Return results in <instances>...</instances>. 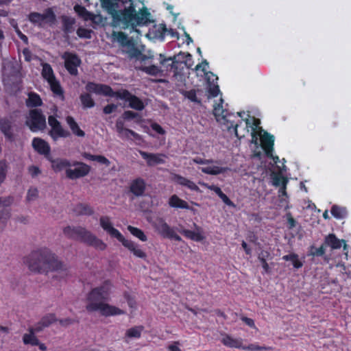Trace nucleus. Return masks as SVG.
<instances>
[{"label":"nucleus","instance_id":"nucleus-1","mask_svg":"<svg viewBox=\"0 0 351 351\" xmlns=\"http://www.w3.org/2000/svg\"><path fill=\"white\" fill-rule=\"evenodd\" d=\"M103 9L111 16L112 25L124 29L147 25L150 22V13L146 7L138 12L134 0H100Z\"/></svg>","mask_w":351,"mask_h":351},{"label":"nucleus","instance_id":"nucleus-2","mask_svg":"<svg viewBox=\"0 0 351 351\" xmlns=\"http://www.w3.org/2000/svg\"><path fill=\"white\" fill-rule=\"evenodd\" d=\"M112 283L109 280H105L100 286L92 289L87 294L88 312L99 311L104 317L124 315L125 311L107 303L110 300Z\"/></svg>","mask_w":351,"mask_h":351},{"label":"nucleus","instance_id":"nucleus-3","mask_svg":"<svg viewBox=\"0 0 351 351\" xmlns=\"http://www.w3.org/2000/svg\"><path fill=\"white\" fill-rule=\"evenodd\" d=\"M23 261L31 271L36 273L47 274L49 271H66L67 269L66 265L47 247L33 250L24 258Z\"/></svg>","mask_w":351,"mask_h":351},{"label":"nucleus","instance_id":"nucleus-4","mask_svg":"<svg viewBox=\"0 0 351 351\" xmlns=\"http://www.w3.org/2000/svg\"><path fill=\"white\" fill-rule=\"evenodd\" d=\"M85 88L87 91L93 92L97 95H101L108 97H115L129 102V106L136 110H142L145 108L144 103L137 96L131 94L128 90L114 91L112 88L106 84H97L89 82L86 84Z\"/></svg>","mask_w":351,"mask_h":351},{"label":"nucleus","instance_id":"nucleus-5","mask_svg":"<svg viewBox=\"0 0 351 351\" xmlns=\"http://www.w3.org/2000/svg\"><path fill=\"white\" fill-rule=\"evenodd\" d=\"M63 233L67 238L79 241L96 250L104 251L107 247V245L102 240L82 226H66L63 229Z\"/></svg>","mask_w":351,"mask_h":351},{"label":"nucleus","instance_id":"nucleus-6","mask_svg":"<svg viewBox=\"0 0 351 351\" xmlns=\"http://www.w3.org/2000/svg\"><path fill=\"white\" fill-rule=\"evenodd\" d=\"M99 223L101 228L106 231L112 237L116 238L122 245L130 251L136 257L145 259L147 258L146 253L141 250L139 245L131 240L126 239L123 234L116 228H114L110 218L108 216L101 217Z\"/></svg>","mask_w":351,"mask_h":351},{"label":"nucleus","instance_id":"nucleus-7","mask_svg":"<svg viewBox=\"0 0 351 351\" xmlns=\"http://www.w3.org/2000/svg\"><path fill=\"white\" fill-rule=\"evenodd\" d=\"M112 38L116 40L122 47H128V50L126 53L130 59L136 58L145 61L147 56L143 54L141 51L135 46L134 43L130 40L126 34L123 32H113L112 34Z\"/></svg>","mask_w":351,"mask_h":351},{"label":"nucleus","instance_id":"nucleus-8","mask_svg":"<svg viewBox=\"0 0 351 351\" xmlns=\"http://www.w3.org/2000/svg\"><path fill=\"white\" fill-rule=\"evenodd\" d=\"M25 125L33 132L43 130L46 128V118L42 110L38 108L29 110Z\"/></svg>","mask_w":351,"mask_h":351},{"label":"nucleus","instance_id":"nucleus-9","mask_svg":"<svg viewBox=\"0 0 351 351\" xmlns=\"http://www.w3.org/2000/svg\"><path fill=\"white\" fill-rule=\"evenodd\" d=\"M152 225L155 231L163 238L174 239L176 241H180L181 237L177 234L173 228L167 224L162 217H157Z\"/></svg>","mask_w":351,"mask_h":351},{"label":"nucleus","instance_id":"nucleus-10","mask_svg":"<svg viewBox=\"0 0 351 351\" xmlns=\"http://www.w3.org/2000/svg\"><path fill=\"white\" fill-rule=\"evenodd\" d=\"M28 19L34 25L42 27L44 23H54L56 17L53 10L51 8H47L43 14L37 12H30L28 15Z\"/></svg>","mask_w":351,"mask_h":351},{"label":"nucleus","instance_id":"nucleus-11","mask_svg":"<svg viewBox=\"0 0 351 351\" xmlns=\"http://www.w3.org/2000/svg\"><path fill=\"white\" fill-rule=\"evenodd\" d=\"M259 136L262 149L264 150L265 155L268 158H272L275 162H277L278 157L273 156L274 136L269 132L263 131L261 128H259Z\"/></svg>","mask_w":351,"mask_h":351},{"label":"nucleus","instance_id":"nucleus-12","mask_svg":"<svg viewBox=\"0 0 351 351\" xmlns=\"http://www.w3.org/2000/svg\"><path fill=\"white\" fill-rule=\"evenodd\" d=\"M223 100L221 98L219 103L217 104L214 106V114L216 117H221V119H223L225 122H226L228 130H230L231 129H233L236 136L239 137L237 132L239 124L235 123L234 121H231L230 119V117L234 114L230 112L227 109L223 108Z\"/></svg>","mask_w":351,"mask_h":351},{"label":"nucleus","instance_id":"nucleus-13","mask_svg":"<svg viewBox=\"0 0 351 351\" xmlns=\"http://www.w3.org/2000/svg\"><path fill=\"white\" fill-rule=\"evenodd\" d=\"M64 60V67L71 75L76 76L78 75V67L82 61L79 56L73 52L65 51L62 56Z\"/></svg>","mask_w":351,"mask_h":351},{"label":"nucleus","instance_id":"nucleus-14","mask_svg":"<svg viewBox=\"0 0 351 351\" xmlns=\"http://www.w3.org/2000/svg\"><path fill=\"white\" fill-rule=\"evenodd\" d=\"M71 166L77 167L75 169H66L65 173L67 178L70 180H76L87 176L90 171V167L83 162L75 161Z\"/></svg>","mask_w":351,"mask_h":351},{"label":"nucleus","instance_id":"nucleus-15","mask_svg":"<svg viewBox=\"0 0 351 351\" xmlns=\"http://www.w3.org/2000/svg\"><path fill=\"white\" fill-rule=\"evenodd\" d=\"M20 74L19 70L10 62L3 63L2 66V80L4 86L10 84V77H17Z\"/></svg>","mask_w":351,"mask_h":351},{"label":"nucleus","instance_id":"nucleus-16","mask_svg":"<svg viewBox=\"0 0 351 351\" xmlns=\"http://www.w3.org/2000/svg\"><path fill=\"white\" fill-rule=\"evenodd\" d=\"M115 127L119 136L122 139L129 140L132 138L137 141H141L142 139L140 134L130 129L125 128L124 127V123L121 121H117Z\"/></svg>","mask_w":351,"mask_h":351},{"label":"nucleus","instance_id":"nucleus-17","mask_svg":"<svg viewBox=\"0 0 351 351\" xmlns=\"http://www.w3.org/2000/svg\"><path fill=\"white\" fill-rule=\"evenodd\" d=\"M139 154L141 157L146 160L147 165L149 167L164 164L165 162L164 158L166 157V156L163 154L148 153L142 150H139Z\"/></svg>","mask_w":351,"mask_h":351},{"label":"nucleus","instance_id":"nucleus-18","mask_svg":"<svg viewBox=\"0 0 351 351\" xmlns=\"http://www.w3.org/2000/svg\"><path fill=\"white\" fill-rule=\"evenodd\" d=\"M146 190V182L142 178L132 180L129 186V191L136 197L143 196Z\"/></svg>","mask_w":351,"mask_h":351},{"label":"nucleus","instance_id":"nucleus-19","mask_svg":"<svg viewBox=\"0 0 351 351\" xmlns=\"http://www.w3.org/2000/svg\"><path fill=\"white\" fill-rule=\"evenodd\" d=\"M12 122L7 117L0 119V131L5 139L11 143L15 141V136L12 131Z\"/></svg>","mask_w":351,"mask_h":351},{"label":"nucleus","instance_id":"nucleus-20","mask_svg":"<svg viewBox=\"0 0 351 351\" xmlns=\"http://www.w3.org/2000/svg\"><path fill=\"white\" fill-rule=\"evenodd\" d=\"M32 147L39 154L44 155L48 159L50 158L51 148L47 142L45 140L35 137L32 140Z\"/></svg>","mask_w":351,"mask_h":351},{"label":"nucleus","instance_id":"nucleus-21","mask_svg":"<svg viewBox=\"0 0 351 351\" xmlns=\"http://www.w3.org/2000/svg\"><path fill=\"white\" fill-rule=\"evenodd\" d=\"M324 243L333 250L340 249L343 243V250H347V244L344 239H339L335 234H329L325 237Z\"/></svg>","mask_w":351,"mask_h":351},{"label":"nucleus","instance_id":"nucleus-22","mask_svg":"<svg viewBox=\"0 0 351 351\" xmlns=\"http://www.w3.org/2000/svg\"><path fill=\"white\" fill-rule=\"evenodd\" d=\"M243 340L241 338H233L230 335L226 334L221 339V343L231 348L241 349L243 348Z\"/></svg>","mask_w":351,"mask_h":351},{"label":"nucleus","instance_id":"nucleus-23","mask_svg":"<svg viewBox=\"0 0 351 351\" xmlns=\"http://www.w3.org/2000/svg\"><path fill=\"white\" fill-rule=\"evenodd\" d=\"M169 206L171 208H182V209H188L193 210V208H191L189 204L180 199L177 195H172L168 201Z\"/></svg>","mask_w":351,"mask_h":351},{"label":"nucleus","instance_id":"nucleus-24","mask_svg":"<svg viewBox=\"0 0 351 351\" xmlns=\"http://www.w3.org/2000/svg\"><path fill=\"white\" fill-rule=\"evenodd\" d=\"M48 160L51 162V167L56 172H60L64 169H69L68 167L71 166V163L67 159H53L50 157Z\"/></svg>","mask_w":351,"mask_h":351},{"label":"nucleus","instance_id":"nucleus-25","mask_svg":"<svg viewBox=\"0 0 351 351\" xmlns=\"http://www.w3.org/2000/svg\"><path fill=\"white\" fill-rule=\"evenodd\" d=\"M66 122L71 130L73 134L77 137L83 138L86 134L79 126L78 123L75 121L74 118L71 116H67L66 117Z\"/></svg>","mask_w":351,"mask_h":351},{"label":"nucleus","instance_id":"nucleus-26","mask_svg":"<svg viewBox=\"0 0 351 351\" xmlns=\"http://www.w3.org/2000/svg\"><path fill=\"white\" fill-rule=\"evenodd\" d=\"M174 181L181 186H184L194 191H199V188L195 182L180 175H175Z\"/></svg>","mask_w":351,"mask_h":351},{"label":"nucleus","instance_id":"nucleus-27","mask_svg":"<svg viewBox=\"0 0 351 351\" xmlns=\"http://www.w3.org/2000/svg\"><path fill=\"white\" fill-rule=\"evenodd\" d=\"M27 99L25 101V105L28 108H37L43 104L40 96L35 92H29L27 94Z\"/></svg>","mask_w":351,"mask_h":351},{"label":"nucleus","instance_id":"nucleus-28","mask_svg":"<svg viewBox=\"0 0 351 351\" xmlns=\"http://www.w3.org/2000/svg\"><path fill=\"white\" fill-rule=\"evenodd\" d=\"M74 10L78 16L82 18L84 21L95 22L96 15L88 11L85 7L80 5H75L74 6Z\"/></svg>","mask_w":351,"mask_h":351},{"label":"nucleus","instance_id":"nucleus-29","mask_svg":"<svg viewBox=\"0 0 351 351\" xmlns=\"http://www.w3.org/2000/svg\"><path fill=\"white\" fill-rule=\"evenodd\" d=\"M73 211L77 216H90L92 215L94 213L93 208L90 205L83 203H79L76 204L73 208Z\"/></svg>","mask_w":351,"mask_h":351},{"label":"nucleus","instance_id":"nucleus-30","mask_svg":"<svg viewBox=\"0 0 351 351\" xmlns=\"http://www.w3.org/2000/svg\"><path fill=\"white\" fill-rule=\"evenodd\" d=\"M49 134L54 141H56L59 138H67L70 136V132L65 130L61 123L51 129Z\"/></svg>","mask_w":351,"mask_h":351},{"label":"nucleus","instance_id":"nucleus-31","mask_svg":"<svg viewBox=\"0 0 351 351\" xmlns=\"http://www.w3.org/2000/svg\"><path fill=\"white\" fill-rule=\"evenodd\" d=\"M82 156L86 160L97 161V162L101 165H104L106 167H109L110 165V161L106 157L102 155H93L88 152H83Z\"/></svg>","mask_w":351,"mask_h":351},{"label":"nucleus","instance_id":"nucleus-32","mask_svg":"<svg viewBox=\"0 0 351 351\" xmlns=\"http://www.w3.org/2000/svg\"><path fill=\"white\" fill-rule=\"evenodd\" d=\"M61 19L64 33L66 34L72 33L74 31L73 25L75 23V19L64 15L62 16Z\"/></svg>","mask_w":351,"mask_h":351},{"label":"nucleus","instance_id":"nucleus-33","mask_svg":"<svg viewBox=\"0 0 351 351\" xmlns=\"http://www.w3.org/2000/svg\"><path fill=\"white\" fill-rule=\"evenodd\" d=\"M180 232L185 237L195 241H202L205 239V237L200 232H195L190 230H183Z\"/></svg>","mask_w":351,"mask_h":351},{"label":"nucleus","instance_id":"nucleus-34","mask_svg":"<svg viewBox=\"0 0 351 351\" xmlns=\"http://www.w3.org/2000/svg\"><path fill=\"white\" fill-rule=\"evenodd\" d=\"M201 171L202 172L208 175L216 176L225 173L227 171V168L218 166H209L202 167Z\"/></svg>","mask_w":351,"mask_h":351},{"label":"nucleus","instance_id":"nucleus-35","mask_svg":"<svg viewBox=\"0 0 351 351\" xmlns=\"http://www.w3.org/2000/svg\"><path fill=\"white\" fill-rule=\"evenodd\" d=\"M88 92L82 93L80 96V99L84 108H91L95 105V101L89 93L90 92Z\"/></svg>","mask_w":351,"mask_h":351},{"label":"nucleus","instance_id":"nucleus-36","mask_svg":"<svg viewBox=\"0 0 351 351\" xmlns=\"http://www.w3.org/2000/svg\"><path fill=\"white\" fill-rule=\"evenodd\" d=\"M29 333L24 334L23 336V342L25 345L36 346L39 344V340L36 337V334L34 333L32 330H29Z\"/></svg>","mask_w":351,"mask_h":351},{"label":"nucleus","instance_id":"nucleus-37","mask_svg":"<svg viewBox=\"0 0 351 351\" xmlns=\"http://www.w3.org/2000/svg\"><path fill=\"white\" fill-rule=\"evenodd\" d=\"M285 261H291L294 268L299 269L303 266V263L299 260V256L295 253L285 255L282 258Z\"/></svg>","mask_w":351,"mask_h":351},{"label":"nucleus","instance_id":"nucleus-38","mask_svg":"<svg viewBox=\"0 0 351 351\" xmlns=\"http://www.w3.org/2000/svg\"><path fill=\"white\" fill-rule=\"evenodd\" d=\"M41 73L43 77L46 80L47 82L53 80V79L56 78L52 67L48 63L43 64V69Z\"/></svg>","mask_w":351,"mask_h":351},{"label":"nucleus","instance_id":"nucleus-39","mask_svg":"<svg viewBox=\"0 0 351 351\" xmlns=\"http://www.w3.org/2000/svg\"><path fill=\"white\" fill-rule=\"evenodd\" d=\"M330 213L335 218L338 219H343L347 215L346 209L337 205H333L331 207Z\"/></svg>","mask_w":351,"mask_h":351},{"label":"nucleus","instance_id":"nucleus-40","mask_svg":"<svg viewBox=\"0 0 351 351\" xmlns=\"http://www.w3.org/2000/svg\"><path fill=\"white\" fill-rule=\"evenodd\" d=\"M127 229L134 237L138 238L140 241L143 242L147 241V237L140 228L132 226H128Z\"/></svg>","mask_w":351,"mask_h":351},{"label":"nucleus","instance_id":"nucleus-41","mask_svg":"<svg viewBox=\"0 0 351 351\" xmlns=\"http://www.w3.org/2000/svg\"><path fill=\"white\" fill-rule=\"evenodd\" d=\"M208 97H216L220 93L219 86L210 82V77H207Z\"/></svg>","mask_w":351,"mask_h":351},{"label":"nucleus","instance_id":"nucleus-42","mask_svg":"<svg viewBox=\"0 0 351 351\" xmlns=\"http://www.w3.org/2000/svg\"><path fill=\"white\" fill-rule=\"evenodd\" d=\"M48 83L50 86L51 91L55 95L63 97L64 91L60 82L56 80V78L53 79V80L49 81Z\"/></svg>","mask_w":351,"mask_h":351},{"label":"nucleus","instance_id":"nucleus-43","mask_svg":"<svg viewBox=\"0 0 351 351\" xmlns=\"http://www.w3.org/2000/svg\"><path fill=\"white\" fill-rule=\"evenodd\" d=\"M197 91H199V90H196L195 89H191L189 90H183L181 93L184 97L187 98L190 101L194 103L201 104V100L197 97Z\"/></svg>","mask_w":351,"mask_h":351},{"label":"nucleus","instance_id":"nucleus-44","mask_svg":"<svg viewBox=\"0 0 351 351\" xmlns=\"http://www.w3.org/2000/svg\"><path fill=\"white\" fill-rule=\"evenodd\" d=\"M269 256V253L267 251H261L258 254V258L261 263L262 267L265 272L268 273L269 271V266L267 262V258Z\"/></svg>","mask_w":351,"mask_h":351},{"label":"nucleus","instance_id":"nucleus-45","mask_svg":"<svg viewBox=\"0 0 351 351\" xmlns=\"http://www.w3.org/2000/svg\"><path fill=\"white\" fill-rule=\"evenodd\" d=\"M40 322H41V324L44 326V327L47 328L53 323L57 322V319L54 313H49L43 316Z\"/></svg>","mask_w":351,"mask_h":351},{"label":"nucleus","instance_id":"nucleus-46","mask_svg":"<svg viewBox=\"0 0 351 351\" xmlns=\"http://www.w3.org/2000/svg\"><path fill=\"white\" fill-rule=\"evenodd\" d=\"M243 350H249V351H267L271 350L272 348L269 346H261L256 344L251 343L248 346H243L241 348Z\"/></svg>","mask_w":351,"mask_h":351},{"label":"nucleus","instance_id":"nucleus-47","mask_svg":"<svg viewBox=\"0 0 351 351\" xmlns=\"http://www.w3.org/2000/svg\"><path fill=\"white\" fill-rule=\"evenodd\" d=\"M123 118L125 120L136 119V123L141 121L142 117L138 113L131 110H126L123 114Z\"/></svg>","mask_w":351,"mask_h":351},{"label":"nucleus","instance_id":"nucleus-48","mask_svg":"<svg viewBox=\"0 0 351 351\" xmlns=\"http://www.w3.org/2000/svg\"><path fill=\"white\" fill-rule=\"evenodd\" d=\"M8 164L5 160H0V185L6 178Z\"/></svg>","mask_w":351,"mask_h":351},{"label":"nucleus","instance_id":"nucleus-49","mask_svg":"<svg viewBox=\"0 0 351 351\" xmlns=\"http://www.w3.org/2000/svg\"><path fill=\"white\" fill-rule=\"evenodd\" d=\"M142 327H132L129 328L125 333L126 337L130 338H139L141 335Z\"/></svg>","mask_w":351,"mask_h":351},{"label":"nucleus","instance_id":"nucleus-50","mask_svg":"<svg viewBox=\"0 0 351 351\" xmlns=\"http://www.w3.org/2000/svg\"><path fill=\"white\" fill-rule=\"evenodd\" d=\"M77 35L81 38H91L93 31L89 29L80 27L77 29Z\"/></svg>","mask_w":351,"mask_h":351},{"label":"nucleus","instance_id":"nucleus-51","mask_svg":"<svg viewBox=\"0 0 351 351\" xmlns=\"http://www.w3.org/2000/svg\"><path fill=\"white\" fill-rule=\"evenodd\" d=\"M244 121L246 123V126L251 127L252 131H254V128L256 130L261 123V121L254 117H252L251 119H245Z\"/></svg>","mask_w":351,"mask_h":351},{"label":"nucleus","instance_id":"nucleus-52","mask_svg":"<svg viewBox=\"0 0 351 351\" xmlns=\"http://www.w3.org/2000/svg\"><path fill=\"white\" fill-rule=\"evenodd\" d=\"M287 183V178L282 176H276L273 178V184L276 186H278L281 184V185H282V187L284 189H285Z\"/></svg>","mask_w":351,"mask_h":351},{"label":"nucleus","instance_id":"nucleus-53","mask_svg":"<svg viewBox=\"0 0 351 351\" xmlns=\"http://www.w3.org/2000/svg\"><path fill=\"white\" fill-rule=\"evenodd\" d=\"M142 71H144L145 73L152 75H156L158 73L159 69L158 66L155 65H151L148 66H142L140 69Z\"/></svg>","mask_w":351,"mask_h":351},{"label":"nucleus","instance_id":"nucleus-54","mask_svg":"<svg viewBox=\"0 0 351 351\" xmlns=\"http://www.w3.org/2000/svg\"><path fill=\"white\" fill-rule=\"evenodd\" d=\"M38 195V191L36 188H30L27 194V200L32 201L36 199Z\"/></svg>","mask_w":351,"mask_h":351},{"label":"nucleus","instance_id":"nucleus-55","mask_svg":"<svg viewBox=\"0 0 351 351\" xmlns=\"http://www.w3.org/2000/svg\"><path fill=\"white\" fill-rule=\"evenodd\" d=\"M201 184L203 186L208 189L209 190L214 191L218 196H220L221 195V193H223V191H221V189L216 185H214V184L209 185L207 183H201Z\"/></svg>","mask_w":351,"mask_h":351},{"label":"nucleus","instance_id":"nucleus-56","mask_svg":"<svg viewBox=\"0 0 351 351\" xmlns=\"http://www.w3.org/2000/svg\"><path fill=\"white\" fill-rule=\"evenodd\" d=\"M287 223H288V228L289 229H293L296 226V221L293 217L291 213H288L286 215Z\"/></svg>","mask_w":351,"mask_h":351},{"label":"nucleus","instance_id":"nucleus-57","mask_svg":"<svg viewBox=\"0 0 351 351\" xmlns=\"http://www.w3.org/2000/svg\"><path fill=\"white\" fill-rule=\"evenodd\" d=\"M117 106L116 104H108L104 108L103 112L106 114H109L114 112L117 110Z\"/></svg>","mask_w":351,"mask_h":351},{"label":"nucleus","instance_id":"nucleus-58","mask_svg":"<svg viewBox=\"0 0 351 351\" xmlns=\"http://www.w3.org/2000/svg\"><path fill=\"white\" fill-rule=\"evenodd\" d=\"M60 324L62 326H67L69 325L73 324L75 322H78L77 320L75 319L71 318H65V319H60L58 320Z\"/></svg>","mask_w":351,"mask_h":351},{"label":"nucleus","instance_id":"nucleus-59","mask_svg":"<svg viewBox=\"0 0 351 351\" xmlns=\"http://www.w3.org/2000/svg\"><path fill=\"white\" fill-rule=\"evenodd\" d=\"M152 129L159 134H165V130L157 123H153L151 124Z\"/></svg>","mask_w":351,"mask_h":351},{"label":"nucleus","instance_id":"nucleus-60","mask_svg":"<svg viewBox=\"0 0 351 351\" xmlns=\"http://www.w3.org/2000/svg\"><path fill=\"white\" fill-rule=\"evenodd\" d=\"M219 197L226 205L234 208L236 206L234 202L231 201L230 198L224 193H221V195Z\"/></svg>","mask_w":351,"mask_h":351},{"label":"nucleus","instance_id":"nucleus-61","mask_svg":"<svg viewBox=\"0 0 351 351\" xmlns=\"http://www.w3.org/2000/svg\"><path fill=\"white\" fill-rule=\"evenodd\" d=\"M28 171L32 177H36L40 173V169L38 167L34 165L29 167Z\"/></svg>","mask_w":351,"mask_h":351},{"label":"nucleus","instance_id":"nucleus-62","mask_svg":"<svg viewBox=\"0 0 351 351\" xmlns=\"http://www.w3.org/2000/svg\"><path fill=\"white\" fill-rule=\"evenodd\" d=\"M48 123L50 125L51 129H52L56 125H58L60 122L55 117L50 115L48 117Z\"/></svg>","mask_w":351,"mask_h":351},{"label":"nucleus","instance_id":"nucleus-63","mask_svg":"<svg viewBox=\"0 0 351 351\" xmlns=\"http://www.w3.org/2000/svg\"><path fill=\"white\" fill-rule=\"evenodd\" d=\"M241 319L250 328H256L254 321L252 319L243 316L241 317Z\"/></svg>","mask_w":351,"mask_h":351},{"label":"nucleus","instance_id":"nucleus-64","mask_svg":"<svg viewBox=\"0 0 351 351\" xmlns=\"http://www.w3.org/2000/svg\"><path fill=\"white\" fill-rule=\"evenodd\" d=\"M179 344V341H174L167 347L168 351H182V350L178 346Z\"/></svg>","mask_w":351,"mask_h":351}]
</instances>
